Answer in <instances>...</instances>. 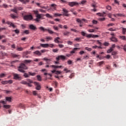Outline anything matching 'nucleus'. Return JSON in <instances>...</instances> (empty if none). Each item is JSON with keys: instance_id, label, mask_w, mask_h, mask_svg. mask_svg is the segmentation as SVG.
Here are the masks:
<instances>
[{"instance_id": "nucleus-16", "label": "nucleus", "mask_w": 126, "mask_h": 126, "mask_svg": "<svg viewBox=\"0 0 126 126\" xmlns=\"http://www.w3.org/2000/svg\"><path fill=\"white\" fill-rule=\"evenodd\" d=\"M29 28L31 29V30H36L37 29V28L36 26L33 25H30L29 26Z\"/></svg>"}, {"instance_id": "nucleus-57", "label": "nucleus", "mask_w": 126, "mask_h": 126, "mask_svg": "<svg viewBox=\"0 0 126 126\" xmlns=\"http://www.w3.org/2000/svg\"><path fill=\"white\" fill-rule=\"evenodd\" d=\"M76 21L78 23H82V20L79 19H76Z\"/></svg>"}, {"instance_id": "nucleus-11", "label": "nucleus", "mask_w": 126, "mask_h": 126, "mask_svg": "<svg viewBox=\"0 0 126 126\" xmlns=\"http://www.w3.org/2000/svg\"><path fill=\"white\" fill-rule=\"evenodd\" d=\"M29 54V52L28 51H26V52H23V58H26L27 59H28V58H29V56H27V55H28Z\"/></svg>"}, {"instance_id": "nucleus-10", "label": "nucleus", "mask_w": 126, "mask_h": 126, "mask_svg": "<svg viewBox=\"0 0 126 126\" xmlns=\"http://www.w3.org/2000/svg\"><path fill=\"white\" fill-rule=\"evenodd\" d=\"M14 79L16 80H21V76H19V74L14 73L13 74Z\"/></svg>"}, {"instance_id": "nucleus-45", "label": "nucleus", "mask_w": 126, "mask_h": 126, "mask_svg": "<svg viewBox=\"0 0 126 126\" xmlns=\"http://www.w3.org/2000/svg\"><path fill=\"white\" fill-rule=\"evenodd\" d=\"M93 34H86V37H87V38H92Z\"/></svg>"}, {"instance_id": "nucleus-21", "label": "nucleus", "mask_w": 126, "mask_h": 126, "mask_svg": "<svg viewBox=\"0 0 126 126\" xmlns=\"http://www.w3.org/2000/svg\"><path fill=\"white\" fill-rule=\"evenodd\" d=\"M40 46L42 47V48H48L49 44H40Z\"/></svg>"}, {"instance_id": "nucleus-32", "label": "nucleus", "mask_w": 126, "mask_h": 126, "mask_svg": "<svg viewBox=\"0 0 126 126\" xmlns=\"http://www.w3.org/2000/svg\"><path fill=\"white\" fill-rule=\"evenodd\" d=\"M28 73L30 74V75H31L32 76H35V75H36V73L35 72H29Z\"/></svg>"}, {"instance_id": "nucleus-51", "label": "nucleus", "mask_w": 126, "mask_h": 126, "mask_svg": "<svg viewBox=\"0 0 126 126\" xmlns=\"http://www.w3.org/2000/svg\"><path fill=\"white\" fill-rule=\"evenodd\" d=\"M28 83H33V81L30 79H27Z\"/></svg>"}, {"instance_id": "nucleus-7", "label": "nucleus", "mask_w": 126, "mask_h": 126, "mask_svg": "<svg viewBox=\"0 0 126 126\" xmlns=\"http://www.w3.org/2000/svg\"><path fill=\"white\" fill-rule=\"evenodd\" d=\"M33 84H34L35 86V89L36 90H41V84H40V83L34 82H33Z\"/></svg>"}, {"instance_id": "nucleus-40", "label": "nucleus", "mask_w": 126, "mask_h": 126, "mask_svg": "<svg viewBox=\"0 0 126 126\" xmlns=\"http://www.w3.org/2000/svg\"><path fill=\"white\" fill-rule=\"evenodd\" d=\"M117 16H119V17H125V15H124V14H121V13H118L117 14Z\"/></svg>"}, {"instance_id": "nucleus-24", "label": "nucleus", "mask_w": 126, "mask_h": 126, "mask_svg": "<svg viewBox=\"0 0 126 126\" xmlns=\"http://www.w3.org/2000/svg\"><path fill=\"white\" fill-rule=\"evenodd\" d=\"M79 49V48H73V50L72 51L70 52V54H74V53H75V51H76V50H78Z\"/></svg>"}, {"instance_id": "nucleus-5", "label": "nucleus", "mask_w": 126, "mask_h": 126, "mask_svg": "<svg viewBox=\"0 0 126 126\" xmlns=\"http://www.w3.org/2000/svg\"><path fill=\"white\" fill-rule=\"evenodd\" d=\"M18 10H23V7L18 6V7H14L13 9H11V11L12 12H14V13L17 14V11Z\"/></svg>"}, {"instance_id": "nucleus-43", "label": "nucleus", "mask_w": 126, "mask_h": 126, "mask_svg": "<svg viewBox=\"0 0 126 126\" xmlns=\"http://www.w3.org/2000/svg\"><path fill=\"white\" fill-rule=\"evenodd\" d=\"M7 84H12V83H13V81H12V80H9L8 81H7Z\"/></svg>"}, {"instance_id": "nucleus-23", "label": "nucleus", "mask_w": 126, "mask_h": 126, "mask_svg": "<svg viewBox=\"0 0 126 126\" xmlns=\"http://www.w3.org/2000/svg\"><path fill=\"white\" fill-rule=\"evenodd\" d=\"M51 67H53V68H61L62 66H57L55 65H52L50 66Z\"/></svg>"}, {"instance_id": "nucleus-28", "label": "nucleus", "mask_w": 126, "mask_h": 126, "mask_svg": "<svg viewBox=\"0 0 126 126\" xmlns=\"http://www.w3.org/2000/svg\"><path fill=\"white\" fill-rule=\"evenodd\" d=\"M16 50L18 51V52H22L23 51V47H17Z\"/></svg>"}, {"instance_id": "nucleus-37", "label": "nucleus", "mask_w": 126, "mask_h": 126, "mask_svg": "<svg viewBox=\"0 0 126 126\" xmlns=\"http://www.w3.org/2000/svg\"><path fill=\"white\" fill-rule=\"evenodd\" d=\"M104 64V61H101L97 63L98 66H101V65H102V64Z\"/></svg>"}, {"instance_id": "nucleus-44", "label": "nucleus", "mask_w": 126, "mask_h": 126, "mask_svg": "<svg viewBox=\"0 0 126 126\" xmlns=\"http://www.w3.org/2000/svg\"><path fill=\"white\" fill-rule=\"evenodd\" d=\"M46 39H47L46 41H51V40H53V37L50 36V37H46Z\"/></svg>"}, {"instance_id": "nucleus-49", "label": "nucleus", "mask_w": 126, "mask_h": 126, "mask_svg": "<svg viewBox=\"0 0 126 126\" xmlns=\"http://www.w3.org/2000/svg\"><path fill=\"white\" fill-rule=\"evenodd\" d=\"M46 17H48V18H53V17L50 15V14H46L45 15Z\"/></svg>"}, {"instance_id": "nucleus-27", "label": "nucleus", "mask_w": 126, "mask_h": 126, "mask_svg": "<svg viewBox=\"0 0 126 126\" xmlns=\"http://www.w3.org/2000/svg\"><path fill=\"white\" fill-rule=\"evenodd\" d=\"M11 17L13 19H16V18H17V17H18L17 16H15L13 14H11L10 15Z\"/></svg>"}, {"instance_id": "nucleus-42", "label": "nucleus", "mask_w": 126, "mask_h": 126, "mask_svg": "<svg viewBox=\"0 0 126 126\" xmlns=\"http://www.w3.org/2000/svg\"><path fill=\"white\" fill-rule=\"evenodd\" d=\"M1 83L3 85H5V84H7V81H2L1 82Z\"/></svg>"}, {"instance_id": "nucleus-29", "label": "nucleus", "mask_w": 126, "mask_h": 126, "mask_svg": "<svg viewBox=\"0 0 126 126\" xmlns=\"http://www.w3.org/2000/svg\"><path fill=\"white\" fill-rule=\"evenodd\" d=\"M122 33L123 34V35H125L126 32V28H122Z\"/></svg>"}, {"instance_id": "nucleus-56", "label": "nucleus", "mask_w": 126, "mask_h": 126, "mask_svg": "<svg viewBox=\"0 0 126 126\" xmlns=\"http://www.w3.org/2000/svg\"><path fill=\"white\" fill-rule=\"evenodd\" d=\"M5 76V74L4 73H1L0 74V78H2L3 77H4Z\"/></svg>"}, {"instance_id": "nucleus-15", "label": "nucleus", "mask_w": 126, "mask_h": 126, "mask_svg": "<svg viewBox=\"0 0 126 126\" xmlns=\"http://www.w3.org/2000/svg\"><path fill=\"white\" fill-rule=\"evenodd\" d=\"M43 61H45V62H47L46 64H49V63H50V62H52V59H48L45 57V58H43Z\"/></svg>"}, {"instance_id": "nucleus-38", "label": "nucleus", "mask_w": 126, "mask_h": 126, "mask_svg": "<svg viewBox=\"0 0 126 126\" xmlns=\"http://www.w3.org/2000/svg\"><path fill=\"white\" fill-rule=\"evenodd\" d=\"M36 77H37V80H38V81H42V78H41V76L37 75L36 76Z\"/></svg>"}, {"instance_id": "nucleus-63", "label": "nucleus", "mask_w": 126, "mask_h": 126, "mask_svg": "<svg viewBox=\"0 0 126 126\" xmlns=\"http://www.w3.org/2000/svg\"><path fill=\"white\" fill-rule=\"evenodd\" d=\"M24 33H25V34H29V31H28V30H26V31H25L24 32Z\"/></svg>"}, {"instance_id": "nucleus-35", "label": "nucleus", "mask_w": 126, "mask_h": 126, "mask_svg": "<svg viewBox=\"0 0 126 126\" xmlns=\"http://www.w3.org/2000/svg\"><path fill=\"white\" fill-rule=\"evenodd\" d=\"M85 50L88 51V52H91V51H92V48L86 47H85Z\"/></svg>"}, {"instance_id": "nucleus-34", "label": "nucleus", "mask_w": 126, "mask_h": 126, "mask_svg": "<svg viewBox=\"0 0 126 126\" xmlns=\"http://www.w3.org/2000/svg\"><path fill=\"white\" fill-rule=\"evenodd\" d=\"M6 101H7L8 102H11V97H6Z\"/></svg>"}, {"instance_id": "nucleus-52", "label": "nucleus", "mask_w": 126, "mask_h": 126, "mask_svg": "<svg viewBox=\"0 0 126 126\" xmlns=\"http://www.w3.org/2000/svg\"><path fill=\"white\" fill-rule=\"evenodd\" d=\"M19 108H24V105L22 103H20L18 105Z\"/></svg>"}, {"instance_id": "nucleus-22", "label": "nucleus", "mask_w": 126, "mask_h": 126, "mask_svg": "<svg viewBox=\"0 0 126 126\" xmlns=\"http://www.w3.org/2000/svg\"><path fill=\"white\" fill-rule=\"evenodd\" d=\"M119 39H121V40H124V41H126V36L119 35Z\"/></svg>"}, {"instance_id": "nucleus-53", "label": "nucleus", "mask_w": 126, "mask_h": 126, "mask_svg": "<svg viewBox=\"0 0 126 126\" xmlns=\"http://www.w3.org/2000/svg\"><path fill=\"white\" fill-rule=\"evenodd\" d=\"M67 43L68 44V45H71L73 44V42H72V41H71L69 40L67 42Z\"/></svg>"}, {"instance_id": "nucleus-55", "label": "nucleus", "mask_w": 126, "mask_h": 126, "mask_svg": "<svg viewBox=\"0 0 126 126\" xmlns=\"http://www.w3.org/2000/svg\"><path fill=\"white\" fill-rule=\"evenodd\" d=\"M88 32H90V33H92L93 32H95V30L94 29H90L88 30Z\"/></svg>"}, {"instance_id": "nucleus-3", "label": "nucleus", "mask_w": 126, "mask_h": 126, "mask_svg": "<svg viewBox=\"0 0 126 126\" xmlns=\"http://www.w3.org/2000/svg\"><path fill=\"white\" fill-rule=\"evenodd\" d=\"M60 0V2L61 3H68V5L69 6H71L72 7L73 6H74V5H78V3L77 2H67L66 0Z\"/></svg>"}, {"instance_id": "nucleus-4", "label": "nucleus", "mask_w": 126, "mask_h": 126, "mask_svg": "<svg viewBox=\"0 0 126 126\" xmlns=\"http://www.w3.org/2000/svg\"><path fill=\"white\" fill-rule=\"evenodd\" d=\"M38 29H39V30L41 31H43V32H45V31H47L49 34H53L54 33V32L52 31V30H50L49 28L45 29L43 27H40L38 28Z\"/></svg>"}, {"instance_id": "nucleus-17", "label": "nucleus", "mask_w": 126, "mask_h": 126, "mask_svg": "<svg viewBox=\"0 0 126 126\" xmlns=\"http://www.w3.org/2000/svg\"><path fill=\"white\" fill-rule=\"evenodd\" d=\"M35 4H36V5L38 6V7H40V8H44V9H46V8H47L44 6L40 5V4H41V3H40L35 2Z\"/></svg>"}, {"instance_id": "nucleus-9", "label": "nucleus", "mask_w": 126, "mask_h": 126, "mask_svg": "<svg viewBox=\"0 0 126 126\" xmlns=\"http://www.w3.org/2000/svg\"><path fill=\"white\" fill-rule=\"evenodd\" d=\"M63 16H69V14H68V10L65 8H63Z\"/></svg>"}, {"instance_id": "nucleus-61", "label": "nucleus", "mask_w": 126, "mask_h": 126, "mask_svg": "<svg viewBox=\"0 0 126 126\" xmlns=\"http://www.w3.org/2000/svg\"><path fill=\"white\" fill-rule=\"evenodd\" d=\"M81 34L82 35V36H86V33H85L84 32H81Z\"/></svg>"}, {"instance_id": "nucleus-48", "label": "nucleus", "mask_w": 126, "mask_h": 126, "mask_svg": "<svg viewBox=\"0 0 126 126\" xmlns=\"http://www.w3.org/2000/svg\"><path fill=\"white\" fill-rule=\"evenodd\" d=\"M118 54V52L117 51H113L112 52V56H116V55H117Z\"/></svg>"}, {"instance_id": "nucleus-26", "label": "nucleus", "mask_w": 126, "mask_h": 126, "mask_svg": "<svg viewBox=\"0 0 126 126\" xmlns=\"http://www.w3.org/2000/svg\"><path fill=\"white\" fill-rule=\"evenodd\" d=\"M60 39H61V38L60 37H59L55 38L54 42L55 43H60V41H59V40H60Z\"/></svg>"}, {"instance_id": "nucleus-30", "label": "nucleus", "mask_w": 126, "mask_h": 126, "mask_svg": "<svg viewBox=\"0 0 126 126\" xmlns=\"http://www.w3.org/2000/svg\"><path fill=\"white\" fill-rule=\"evenodd\" d=\"M74 41H76V42H81V38H76L74 39Z\"/></svg>"}, {"instance_id": "nucleus-1", "label": "nucleus", "mask_w": 126, "mask_h": 126, "mask_svg": "<svg viewBox=\"0 0 126 126\" xmlns=\"http://www.w3.org/2000/svg\"><path fill=\"white\" fill-rule=\"evenodd\" d=\"M26 69H28V67L24 63H21L20 64V66L18 67V71H20V72L24 73L23 76H24L25 78L30 77V75L29 73L28 74L27 73H25V70Z\"/></svg>"}, {"instance_id": "nucleus-18", "label": "nucleus", "mask_w": 126, "mask_h": 126, "mask_svg": "<svg viewBox=\"0 0 126 126\" xmlns=\"http://www.w3.org/2000/svg\"><path fill=\"white\" fill-rule=\"evenodd\" d=\"M19 0L21 2H22L23 3H24V4H26L27 2H29V1H30V0Z\"/></svg>"}, {"instance_id": "nucleus-47", "label": "nucleus", "mask_w": 126, "mask_h": 126, "mask_svg": "<svg viewBox=\"0 0 126 126\" xmlns=\"http://www.w3.org/2000/svg\"><path fill=\"white\" fill-rule=\"evenodd\" d=\"M105 20H106V18H98V20H99V21H105Z\"/></svg>"}, {"instance_id": "nucleus-20", "label": "nucleus", "mask_w": 126, "mask_h": 126, "mask_svg": "<svg viewBox=\"0 0 126 126\" xmlns=\"http://www.w3.org/2000/svg\"><path fill=\"white\" fill-rule=\"evenodd\" d=\"M97 15L98 16H101V17H104V14H106V12H103V13H97Z\"/></svg>"}, {"instance_id": "nucleus-12", "label": "nucleus", "mask_w": 126, "mask_h": 126, "mask_svg": "<svg viewBox=\"0 0 126 126\" xmlns=\"http://www.w3.org/2000/svg\"><path fill=\"white\" fill-rule=\"evenodd\" d=\"M110 39L112 42H114V43H117V42L119 41L118 40V38H116L115 36H112Z\"/></svg>"}, {"instance_id": "nucleus-39", "label": "nucleus", "mask_w": 126, "mask_h": 126, "mask_svg": "<svg viewBox=\"0 0 126 126\" xmlns=\"http://www.w3.org/2000/svg\"><path fill=\"white\" fill-rule=\"evenodd\" d=\"M113 51H114V49L110 48V49L107 50V53L108 54H110V53H112V52H113Z\"/></svg>"}, {"instance_id": "nucleus-31", "label": "nucleus", "mask_w": 126, "mask_h": 126, "mask_svg": "<svg viewBox=\"0 0 126 126\" xmlns=\"http://www.w3.org/2000/svg\"><path fill=\"white\" fill-rule=\"evenodd\" d=\"M21 84H23L24 85H27V82L25 81L24 80H22L21 82H20Z\"/></svg>"}, {"instance_id": "nucleus-54", "label": "nucleus", "mask_w": 126, "mask_h": 126, "mask_svg": "<svg viewBox=\"0 0 126 126\" xmlns=\"http://www.w3.org/2000/svg\"><path fill=\"white\" fill-rule=\"evenodd\" d=\"M52 52H53V53H58V52H59V49H53Z\"/></svg>"}, {"instance_id": "nucleus-59", "label": "nucleus", "mask_w": 126, "mask_h": 126, "mask_svg": "<svg viewBox=\"0 0 126 126\" xmlns=\"http://www.w3.org/2000/svg\"><path fill=\"white\" fill-rule=\"evenodd\" d=\"M104 46H108L110 45V43H109L108 42H104V44H103Z\"/></svg>"}, {"instance_id": "nucleus-62", "label": "nucleus", "mask_w": 126, "mask_h": 126, "mask_svg": "<svg viewBox=\"0 0 126 126\" xmlns=\"http://www.w3.org/2000/svg\"><path fill=\"white\" fill-rule=\"evenodd\" d=\"M91 6H92V7H94V8L97 7V6L96 5V4L95 3L92 4Z\"/></svg>"}, {"instance_id": "nucleus-41", "label": "nucleus", "mask_w": 126, "mask_h": 126, "mask_svg": "<svg viewBox=\"0 0 126 126\" xmlns=\"http://www.w3.org/2000/svg\"><path fill=\"white\" fill-rule=\"evenodd\" d=\"M69 34V32H65L63 33V34L64 36H68Z\"/></svg>"}, {"instance_id": "nucleus-58", "label": "nucleus", "mask_w": 126, "mask_h": 126, "mask_svg": "<svg viewBox=\"0 0 126 126\" xmlns=\"http://www.w3.org/2000/svg\"><path fill=\"white\" fill-rule=\"evenodd\" d=\"M16 34H19V30H15L13 31Z\"/></svg>"}, {"instance_id": "nucleus-25", "label": "nucleus", "mask_w": 126, "mask_h": 126, "mask_svg": "<svg viewBox=\"0 0 126 126\" xmlns=\"http://www.w3.org/2000/svg\"><path fill=\"white\" fill-rule=\"evenodd\" d=\"M34 54H35V55H37V56L42 55V54L39 51H36L35 52H34Z\"/></svg>"}, {"instance_id": "nucleus-14", "label": "nucleus", "mask_w": 126, "mask_h": 126, "mask_svg": "<svg viewBox=\"0 0 126 126\" xmlns=\"http://www.w3.org/2000/svg\"><path fill=\"white\" fill-rule=\"evenodd\" d=\"M6 24H8V25H10V26H12L13 28H15V26L13 23H11V22L9 21H7L6 23Z\"/></svg>"}, {"instance_id": "nucleus-64", "label": "nucleus", "mask_w": 126, "mask_h": 126, "mask_svg": "<svg viewBox=\"0 0 126 126\" xmlns=\"http://www.w3.org/2000/svg\"><path fill=\"white\" fill-rule=\"evenodd\" d=\"M48 47H49L50 48H54V44H49Z\"/></svg>"}, {"instance_id": "nucleus-13", "label": "nucleus", "mask_w": 126, "mask_h": 126, "mask_svg": "<svg viewBox=\"0 0 126 126\" xmlns=\"http://www.w3.org/2000/svg\"><path fill=\"white\" fill-rule=\"evenodd\" d=\"M32 60H25L23 62V63H24V64H28V63H32Z\"/></svg>"}, {"instance_id": "nucleus-50", "label": "nucleus", "mask_w": 126, "mask_h": 126, "mask_svg": "<svg viewBox=\"0 0 126 126\" xmlns=\"http://www.w3.org/2000/svg\"><path fill=\"white\" fill-rule=\"evenodd\" d=\"M53 29H54V30H55V31H58V30H59V28L56 26H54Z\"/></svg>"}, {"instance_id": "nucleus-8", "label": "nucleus", "mask_w": 126, "mask_h": 126, "mask_svg": "<svg viewBox=\"0 0 126 126\" xmlns=\"http://www.w3.org/2000/svg\"><path fill=\"white\" fill-rule=\"evenodd\" d=\"M56 59L57 62H60V60H62V61H64V60H65V56L63 55H59L57 57H56Z\"/></svg>"}, {"instance_id": "nucleus-46", "label": "nucleus", "mask_w": 126, "mask_h": 126, "mask_svg": "<svg viewBox=\"0 0 126 126\" xmlns=\"http://www.w3.org/2000/svg\"><path fill=\"white\" fill-rule=\"evenodd\" d=\"M0 102L2 103L3 105H6V101H3L2 100H0Z\"/></svg>"}, {"instance_id": "nucleus-19", "label": "nucleus", "mask_w": 126, "mask_h": 126, "mask_svg": "<svg viewBox=\"0 0 126 126\" xmlns=\"http://www.w3.org/2000/svg\"><path fill=\"white\" fill-rule=\"evenodd\" d=\"M12 57H13V58H18V59H20V58H21L20 55L15 54H12Z\"/></svg>"}, {"instance_id": "nucleus-6", "label": "nucleus", "mask_w": 126, "mask_h": 126, "mask_svg": "<svg viewBox=\"0 0 126 126\" xmlns=\"http://www.w3.org/2000/svg\"><path fill=\"white\" fill-rule=\"evenodd\" d=\"M24 20H26L27 21H29V20H32L33 19V17L32 15H27L24 16Z\"/></svg>"}, {"instance_id": "nucleus-33", "label": "nucleus", "mask_w": 126, "mask_h": 126, "mask_svg": "<svg viewBox=\"0 0 126 126\" xmlns=\"http://www.w3.org/2000/svg\"><path fill=\"white\" fill-rule=\"evenodd\" d=\"M3 107L4 109H9V108H10V105H4L3 106Z\"/></svg>"}, {"instance_id": "nucleus-36", "label": "nucleus", "mask_w": 126, "mask_h": 126, "mask_svg": "<svg viewBox=\"0 0 126 126\" xmlns=\"http://www.w3.org/2000/svg\"><path fill=\"white\" fill-rule=\"evenodd\" d=\"M106 9H107V10H111L112 9V7L110 5H108L106 6Z\"/></svg>"}, {"instance_id": "nucleus-60", "label": "nucleus", "mask_w": 126, "mask_h": 126, "mask_svg": "<svg viewBox=\"0 0 126 126\" xmlns=\"http://www.w3.org/2000/svg\"><path fill=\"white\" fill-rule=\"evenodd\" d=\"M114 25H115V24H113V23L109 24L107 25V27H110L114 26Z\"/></svg>"}, {"instance_id": "nucleus-2", "label": "nucleus", "mask_w": 126, "mask_h": 126, "mask_svg": "<svg viewBox=\"0 0 126 126\" xmlns=\"http://www.w3.org/2000/svg\"><path fill=\"white\" fill-rule=\"evenodd\" d=\"M33 12L35 14L36 18L35 19V21H36V22H39L40 21V19H41L42 17H44V14H39L38 10H33Z\"/></svg>"}]
</instances>
